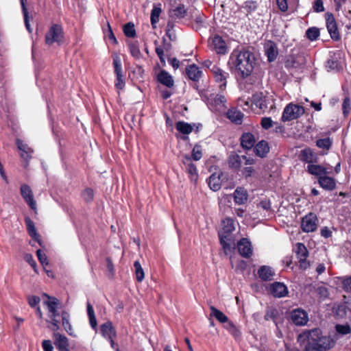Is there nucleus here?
Returning a JSON list of instances; mask_svg holds the SVG:
<instances>
[{
  "label": "nucleus",
  "instance_id": "nucleus-1",
  "mask_svg": "<svg viewBox=\"0 0 351 351\" xmlns=\"http://www.w3.org/2000/svg\"><path fill=\"white\" fill-rule=\"evenodd\" d=\"M43 295L48 298V300L44 302V304L47 307V315L50 319V323L52 325L51 330L53 331L59 330L60 317H61L62 326L65 330L71 335L73 328L69 322V314L66 311H62L61 314L58 313V307L59 305V300L57 298L50 297L47 294H44Z\"/></svg>",
  "mask_w": 351,
  "mask_h": 351
},
{
  "label": "nucleus",
  "instance_id": "nucleus-34",
  "mask_svg": "<svg viewBox=\"0 0 351 351\" xmlns=\"http://www.w3.org/2000/svg\"><path fill=\"white\" fill-rule=\"evenodd\" d=\"M25 224L27 226V230L30 235L36 241L40 243L39 235L36 232V229L34 226V223L32 220H31L29 217H26L25 219Z\"/></svg>",
  "mask_w": 351,
  "mask_h": 351
},
{
  "label": "nucleus",
  "instance_id": "nucleus-53",
  "mask_svg": "<svg viewBox=\"0 0 351 351\" xmlns=\"http://www.w3.org/2000/svg\"><path fill=\"white\" fill-rule=\"evenodd\" d=\"M278 312L276 309L273 308H269L267 310V312L265 315V320H274V319L278 315Z\"/></svg>",
  "mask_w": 351,
  "mask_h": 351
},
{
  "label": "nucleus",
  "instance_id": "nucleus-22",
  "mask_svg": "<svg viewBox=\"0 0 351 351\" xmlns=\"http://www.w3.org/2000/svg\"><path fill=\"white\" fill-rule=\"evenodd\" d=\"M53 337L55 339V345L60 351L69 350V340L65 336L58 332H55Z\"/></svg>",
  "mask_w": 351,
  "mask_h": 351
},
{
  "label": "nucleus",
  "instance_id": "nucleus-8",
  "mask_svg": "<svg viewBox=\"0 0 351 351\" xmlns=\"http://www.w3.org/2000/svg\"><path fill=\"white\" fill-rule=\"evenodd\" d=\"M206 65L209 66H212L210 71L213 74L215 80L217 82L220 83L219 88L221 90H224L226 86V78L228 73L217 66L216 65H212L211 62H206Z\"/></svg>",
  "mask_w": 351,
  "mask_h": 351
},
{
  "label": "nucleus",
  "instance_id": "nucleus-21",
  "mask_svg": "<svg viewBox=\"0 0 351 351\" xmlns=\"http://www.w3.org/2000/svg\"><path fill=\"white\" fill-rule=\"evenodd\" d=\"M319 184L322 188L327 191H332L336 187V181L334 178L326 175L318 178Z\"/></svg>",
  "mask_w": 351,
  "mask_h": 351
},
{
  "label": "nucleus",
  "instance_id": "nucleus-10",
  "mask_svg": "<svg viewBox=\"0 0 351 351\" xmlns=\"http://www.w3.org/2000/svg\"><path fill=\"white\" fill-rule=\"evenodd\" d=\"M301 228L305 232L315 231L317 228V218L315 215L309 213L302 218Z\"/></svg>",
  "mask_w": 351,
  "mask_h": 351
},
{
  "label": "nucleus",
  "instance_id": "nucleus-12",
  "mask_svg": "<svg viewBox=\"0 0 351 351\" xmlns=\"http://www.w3.org/2000/svg\"><path fill=\"white\" fill-rule=\"evenodd\" d=\"M20 191L21 196L23 197L25 202L29 205L32 209L36 210V203L34 199L33 192L29 186L23 184L21 186Z\"/></svg>",
  "mask_w": 351,
  "mask_h": 351
},
{
  "label": "nucleus",
  "instance_id": "nucleus-6",
  "mask_svg": "<svg viewBox=\"0 0 351 351\" xmlns=\"http://www.w3.org/2000/svg\"><path fill=\"white\" fill-rule=\"evenodd\" d=\"M304 114L303 106L289 103L287 104L282 112L281 120L282 122H288L300 118Z\"/></svg>",
  "mask_w": 351,
  "mask_h": 351
},
{
  "label": "nucleus",
  "instance_id": "nucleus-15",
  "mask_svg": "<svg viewBox=\"0 0 351 351\" xmlns=\"http://www.w3.org/2000/svg\"><path fill=\"white\" fill-rule=\"evenodd\" d=\"M269 291L276 298H282L288 293L286 285L278 282H275L270 285Z\"/></svg>",
  "mask_w": 351,
  "mask_h": 351
},
{
  "label": "nucleus",
  "instance_id": "nucleus-42",
  "mask_svg": "<svg viewBox=\"0 0 351 351\" xmlns=\"http://www.w3.org/2000/svg\"><path fill=\"white\" fill-rule=\"evenodd\" d=\"M222 230L224 233H231L234 230V224L232 219L226 218L222 221Z\"/></svg>",
  "mask_w": 351,
  "mask_h": 351
},
{
  "label": "nucleus",
  "instance_id": "nucleus-47",
  "mask_svg": "<svg viewBox=\"0 0 351 351\" xmlns=\"http://www.w3.org/2000/svg\"><path fill=\"white\" fill-rule=\"evenodd\" d=\"M20 1H21L22 10H23V13L24 15L25 25V27H26L27 31L30 33V32H32V28L30 27L29 21V16H28L26 6H25L26 0H20Z\"/></svg>",
  "mask_w": 351,
  "mask_h": 351
},
{
  "label": "nucleus",
  "instance_id": "nucleus-24",
  "mask_svg": "<svg viewBox=\"0 0 351 351\" xmlns=\"http://www.w3.org/2000/svg\"><path fill=\"white\" fill-rule=\"evenodd\" d=\"M252 104L261 110H265L267 108L266 97H264L261 93L253 95Z\"/></svg>",
  "mask_w": 351,
  "mask_h": 351
},
{
  "label": "nucleus",
  "instance_id": "nucleus-49",
  "mask_svg": "<svg viewBox=\"0 0 351 351\" xmlns=\"http://www.w3.org/2000/svg\"><path fill=\"white\" fill-rule=\"evenodd\" d=\"M306 35L311 40H315L319 36V30L317 27H310L306 32Z\"/></svg>",
  "mask_w": 351,
  "mask_h": 351
},
{
  "label": "nucleus",
  "instance_id": "nucleus-61",
  "mask_svg": "<svg viewBox=\"0 0 351 351\" xmlns=\"http://www.w3.org/2000/svg\"><path fill=\"white\" fill-rule=\"evenodd\" d=\"M261 126L263 128L267 130L272 127L273 121L269 117H264L261 119Z\"/></svg>",
  "mask_w": 351,
  "mask_h": 351
},
{
  "label": "nucleus",
  "instance_id": "nucleus-50",
  "mask_svg": "<svg viewBox=\"0 0 351 351\" xmlns=\"http://www.w3.org/2000/svg\"><path fill=\"white\" fill-rule=\"evenodd\" d=\"M192 158L195 160H199L202 157V149L200 145H195L192 150Z\"/></svg>",
  "mask_w": 351,
  "mask_h": 351
},
{
  "label": "nucleus",
  "instance_id": "nucleus-62",
  "mask_svg": "<svg viewBox=\"0 0 351 351\" xmlns=\"http://www.w3.org/2000/svg\"><path fill=\"white\" fill-rule=\"evenodd\" d=\"M239 106H241L244 110H247L252 105V99L251 100H244L243 99H239L238 101Z\"/></svg>",
  "mask_w": 351,
  "mask_h": 351
},
{
  "label": "nucleus",
  "instance_id": "nucleus-33",
  "mask_svg": "<svg viewBox=\"0 0 351 351\" xmlns=\"http://www.w3.org/2000/svg\"><path fill=\"white\" fill-rule=\"evenodd\" d=\"M308 171L310 174L319 176V178L328 173L325 167L313 164L308 165Z\"/></svg>",
  "mask_w": 351,
  "mask_h": 351
},
{
  "label": "nucleus",
  "instance_id": "nucleus-37",
  "mask_svg": "<svg viewBox=\"0 0 351 351\" xmlns=\"http://www.w3.org/2000/svg\"><path fill=\"white\" fill-rule=\"evenodd\" d=\"M259 277L263 280H271L272 279L274 272L271 267L267 266H262L258 271Z\"/></svg>",
  "mask_w": 351,
  "mask_h": 351
},
{
  "label": "nucleus",
  "instance_id": "nucleus-32",
  "mask_svg": "<svg viewBox=\"0 0 351 351\" xmlns=\"http://www.w3.org/2000/svg\"><path fill=\"white\" fill-rule=\"evenodd\" d=\"M158 80L167 87L173 86V80L171 75L165 71H161L158 75Z\"/></svg>",
  "mask_w": 351,
  "mask_h": 351
},
{
  "label": "nucleus",
  "instance_id": "nucleus-7",
  "mask_svg": "<svg viewBox=\"0 0 351 351\" xmlns=\"http://www.w3.org/2000/svg\"><path fill=\"white\" fill-rule=\"evenodd\" d=\"M64 42L62 27L57 24L53 25L46 33L45 43L48 45L56 44L60 45Z\"/></svg>",
  "mask_w": 351,
  "mask_h": 351
},
{
  "label": "nucleus",
  "instance_id": "nucleus-31",
  "mask_svg": "<svg viewBox=\"0 0 351 351\" xmlns=\"http://www.w3.org/2000/svg\"><path fill=\"white\" fill-rule=\"evenodd\" d=\"M186 72L189 78L193 81H198L202 76V71L195 64L189 66Z\"/></svg>",
  "mask_w": 351,
  "mask_h": 351
},
{
  "label": "nucleus",
  "instance_id": "nucleus-51",
  "mask_svg": "<svg viewBox=\"0 0 351 351\" xmlns=\"http://www.w3.org/2000/svg\"><path fill=\"white\" fill-rule=\"evenodd\" d=\"M331 141L329 138L319 139L316 142V145L322 149H328L331 146Z\"/></svg>",
  "mask_w": 351,
  "mask_h": 351
},
{
  "label": "nucleus",
  "instance_id": "nucleus-17",
  "mask_svg": "<svg viewBox=\"0 0 351 351\" xmlns=\"http://www.w3.org/2000/svg\"><path fill=\"white\" fill-rule=\"evenodd\" d=\"M239 254L245 258H249L252 254L251 243L247 239H241L237 243Z\"/></svg>",
  "mask_w": 351,
  "mask_h": 351
},
{
  "label": "nucleus",
  "instance_id": "nucleus-3",
  "mask_svg": "<svg viewBox=\"0 0 351 351\" xmlns=\"http://www.w3.org/2000/svg\"><path fill=\"white\" fill-rule=\"evenodd\" d=\"M113 73L114 75V87L118 93L124 89L126 84V70L123 68L121 56L118 53L113 55Z\"/></svg>",
  "mask_w": 351,
  "mask_h": 351
},
{
  "label": "nucleus",
  "instance_id": "nucleus-59",
  "mask_svg": "<svg viewBox=\"0 0 351 351\" xmlns=\"http://www.w3.org/2000/svg\"><path fill=\"white\" fill-rule=\"evenodd\" d=\"M336 330L341 335H347L350 332L351 329L348 325L338 324L336 326Z\"/></svg>",
  "mask_w": 351,
  "mask_h": 351
},
{
  "label": "nucleus",
  "instance_id": "nucleus-5",
  "mask_svg": "<svg viewBox=\"0 0 351 351\" xmlns=\"http://www.w3.org/2000/svg\"><path fill=\"white\" fill-rule=\"evenodd\" d=\"M206 103L208 108L215 112H222L227 108V100L222 94L211 93L206 96Z\"/></svg>",
  "mask_w": 351,
  "mask_h": 351
},
{
  "label": "nucleus",
  "instance_id": "nucleus-23",
  "mask_svg": "<svg viewBox=\"0 0 351 351\" xmlns=\"http://www.w3.org/2000/svg\"><path fill=\"white\" fill-rule=\"evenodd\" d=\"M332 346L333 341L330 337L322 335L319 341L314 347V351H324L330 349Z\"/></svg>",
  "mask_w": 351,
  "mask_h": 351
},
{
  "label": "nucleus",
  "instance_id": "nucleus-30",
  "mask_svg": "<svg viewBox=\"0 0 351 351\" xmlns=\"http://www.w3.org/2000/svg\"><path fill=\"white\" fill-rule=\"evenodd\" d=\"M227 117L232 122L236 124H241L243 121V114L235 108H231L227 112Z\"/></svg>",
  "mask_w": 351,
  "mask_h": 351
},
{
  "label": "nucleus",
  "instance_id": "nucleus-63",
  "mask_svg": "<svg viewBox=\"0 0 351 351\" xmlns=\"http://www.w3.org/2000/svg\"><path fill=\"white\" fill-rule=\"evenodd\" d=\"M317 292L322 298H326L328 295V289L324 286L317 287Z\"/></svg>",
  "mask_w": 351,
  "mask_h": 351
},
{
  "label": "nucleus",
  "instance_id": "nucleus-9",
  "mask_svg": "<svg viewBox=\"0 0 351 351\" xmlns=\"http://www.w3.org/2000/svg\"><path fill=\"white\" fill-rule=\"evenodd\" d=\"M294 251L300 263V267L306 269L309 266V263L306 261L308 256V252L306 246L302 243H298L294 247Z\"/></svg>",
  "mask_w": 351,
  "mask_h": 351
},
{
  "label": "nucleus",
  "instance_id": "nucleus-2",
  "mask_svg": "<svg viewBox=\"0 0 351 351\" xmlns=\"http://www.w3.org/2000/svg\"><path fill=\"white\" fill-rule=\"evenodd\" d=\"M228 63L234 66L243 77H245L253 71L255 58L254 54L247 49H236L231 53Z\"/></svg>",
  "mask_w": 351,
  "mask_h": 351
},
{
  "label": "nucleus",
  "instance_id": "nucleus-56",
  "mask_svg": "<svg viewBox=\"0 0 351 351\" xmlns=\"http://www.w3.org/2000/svg\"><path fill=\"white\" fill-rule=\"evenodd\" d=\"M28 304L31 307L36 308L39 302H40V299L38 296L31 295L27 298Z\"/></svg>",
  "mask_w": 351,
  "mask_h": 351
},
{
  "label": "nucleus",
  "instance_id": "nucleus-25",
  "mask_svg": "<svg viewBox=\"0 0 351 351\" xmlns=\"http://www.w3.org/2000/svg\"><path fill=\"white\" fill-rule=\"evenodd\" d=\"M248 194L244 188L239 187L234 193V202L237 204H243L247 200Z\"/></svg>",
  "mask_w": 351,
  "mask_h": 351
},
{
  "label": "nucleus",
  "instance_id": "nucleus-18",
  "mask_svg": "<svg viewBox=\"0 0 351 351\" xmlns=\"http://www.w3.org/2000/svg\"><path fill=\"white\" fill-rule=\"evenodd\" d=\"M326 27L331 38L334 40H338L339 38V34L332 14H327Z\"/></svg>",
  "mask_w": 351,
  "mask_h": 351
},
{
  "label": "nucleus",
  "instance_id": "nucleus-14",
  "mask_svg": "<svg viewBox=\"0 0 351 351\" xmlns=\"http://www.w3.org/2000/svg\"><path fill=\"white\" fill-rule=\"evenodd\" d=\"M291 319L298 326H304L308 321L306 312L302 309H295L291 313Z\"/></svg>",
  "mask_w": 351,
  "mask_h": 351
},
{
  "label": "nucleus",
  "instance_id": "nucleus-52",
  "mask_svg": "<svg viewBox=\"0 0 351 351\" xmlns=\"http://www.w3.org/2000/svg\"><path fill=\"white\" fill-rule=\"evenodd\" d=\"M100 333L108 341L110 340V323L106 322L100 327Z\"/></svg>",
  "mask_w": 351,
  "mask_h": 351
},
{
  "label": "nucleus",
  "instance_id": "nucleus-45",
  "mask_svg": "<svg viewBox=\"0 0 351 351\" xmlns=\"http://www.w3.org/2000/svg\"><path fill=\"white\" fill-rule=\"evenodd\" d=\"M123 32L127 37L134 38L136 36L134 25L132 23L125 24L123 26Z\"/></svg>",
  "mask_w": 351,
  "mask_h": 351
},
{
  "label": "nucleus",
  "instance_id": "nucleus-39",
  "mask_svg": "<svg viewBox=\"0 0 351 351\" xmlns=\"http://www.w3.org/2000/svg\"><path fill=\"white\" fill-rule=\"evenodd\" d=\"M162 12L160 4L154 5L151 12V23L154 28L156 27V23L159 21V16Z\"/></svg>",
  "mask_w": 351,
  "mask_h": 351
},
{
  "label": "nucleus",
  "instance_id": "nucleus-28",
  "mask_svg": "<svg viewBox=\"0 0 351 351\" xmlns=\"http://www.w3.org/2000/svg\"><path fill=\"white\" fill-rule=\"evenodd\" d=\"M208 184L211 190L217 191L221 189V181L219 173H213L208 179Z\"/></svg>",
  "mask_w": 351,
  "mask_h": 351
},
{
  "label": "nucleus",
  "instance_id": "nucleus-58",
  "mask_svg": "<svg viewBox=\"0 0 351 351\" xmlns=\"http://www.w3.org/2000/svg\"><path fill=\"white\" fill-rule=\"evenodd\" d=\"M36 254L40 263L43 267L48 265L47 257L44 252H43L40 250H38L36 251Z\"/></svg>",
  "mask_w": 351,
  "mask_h": 351
},
{
  "label": "nucleus",
  "instance_id": "nucleus-36",
  "mask_svg": "<svg viewBox=\"0 0 351 351\" xmlns=\"http://www.w3.org/2000/svg\"><path fill=\"white\" fill-rule=\"evenodd\" d=\"M211 311L210 316L215 317L220 323H228L230 322L228 317L221 311L213 306H210Z\"/></svg>",
  "mask_w": 351,
  "mask_h": 351
},
{
  "label": "nucleus",
  "instance_id": "nucleus-64",
  "mask_svg": "<svg viewBox=\"0 0 351 351\" xmlns=\"http://www.w3.org/2000/svg\"><path fill=\"white\" fill-rule=\"evenodd\" d=\"M42 346L44 351H53V347L50 340H44Z\"/></svg>",
  "mask_w": 351,
  "mask_h": 351
},
{
  "label": "nucleus",
  "instance_id": "nucleus-54",
  "mask_svg": "<svg viewBox=\"0 0 351 351\" xmlns=\"http://www.w3.org/2000/svg\"><path fill=\"white\" fill-rule=\"evenodd\" d=\"M82 195L86 202H90L93 199L94 193L93 189L88 188L82 192Z\"/></svg>",
  "mask_w": 351,
  "mask_h": 351
},
{
  "label": "nucleus",
  "instance_id": "nucleus-20",
  "mask_svg": "<svg viewBox=\"0 0 351 351\" xmlns=\"http://www.w3.org/2000/svg\"><path fill=\"white\" fill-rule=\"evenodd\" d=\"M176 128L180 134H183L181 137L182 140L188 139V135L192 132L193 125L186 122L180 121L176 123Z\"/></svg>",
  "mask_w": 351,
  "mask_h": 351
},
{
  "label": "nucleus",
  "instance_id": "nucleus-19",
  "mask_svg": "<svg viewBox=\"0 0 351 351\" xmlns=\"http://www.w3.org/2000/svg\"><path fill=\"white\" fill-rule=\"evenodd\" d=\"M241 145L245 149H250L255 146L256 138L254 135L250 132L243 133L241 138Z\"/></svg>",
  "mask_w": 351,
  "mask_h": 351
},
{
  "label": "nucleus",
  "instance_id": "nucleus-26",
  "mask_svg": "<svg viewBox=\"0 0 351 351\" xmlns=\"http://www.w3.org/2000/svg\"><path fill=\"white\" fill-rule=\"evenodd\" d=\"M336 282L344 291L351 293V276L337 277Z\"/></svg>",
  "mask_w": 351,
  "mask_h": 351
},
{
  "label": "nucleus",
  "instance_id": "nucleus-60",
  "mask_svg": "<svg viewBox=\"0 0 351 351\" xmlns=\"http://www.w3.org/2000/svg\"><path fill=\"white\" fill-rule=\"evenodd\" d=\"M313 10L316 12H322L324 11V3L322 0H315L313 6Z\"/></svg>",
  "mask_w": 351,
  "mask_h": 351
},
{
  "label": "nucleus",
  "instance_id": "nucleus-27",
  "mask_svg": "<svg viewBox=\"0 0 351 351\" xmlns=\"http://www.w3.org/2000/svg\"><path fill=\"white\" fill-rule=\"evenodd\" d=\"M254 152L256 156L264 158L269 152V147L265 141H261L254 146Z\"/></svg>",
  "mask_w": 351,
  "mask_h": 351
},
{
  "label": "nucleus",
  "instance_id": "nucleus-43",
  "mask_svg": "<svg viewBox=\"0 0 351 351\" xmlns=\"http://www.w3.org/2000/svg\"><path fill=\"white\" fill-rule=\"evenodd\" d=\"M134 267L136 280L138 282H142L145 277V273L138 261L134 262Z\"/></svg>",
  "mask_w": 351,
  "mask_h": 351
},
{
  "label": "nucleus",
  "instance_id": "nucleus-55",
  "mask_svg": "<svg viewBox=\"0 0 351 351\" xmlns=\"http://www.w3.org/2000/svg\"><path fill=\"white\" fill-rule=\"evenodd\" d=\"M257 8V3L254 1H247L245 3L244 9L248 12L251 13Z\"/></svg>",
  "mask_w": 351,
  "mask_h": 351
},
{
  "label": "nucleus",
  "instance_id": "nucleus-13",
  "mask_svg": "<svg viewBox=\"0 0 351 351\" xmlns=\"http://www.w3.org/2000/svg\"><path fill=\"white\" fill-rule=\"evenodd\" d=\"M182 162L192 181H196L198 177L196 166L193 163L191 157L189 155L182 156Z\"/></svg>",
  "mask_w": 351,
  "mask_h": 351
},
{
  "label": "nucleus",
  "instance_id": "nucleus-44",
  "mask_svg": "<svg viewBox=\"0 0 351 351\" xmlns=\"http://www.w3.org/2000/svg\"><path fill=\"white\" fill-rule=\"evenodd\" d=\"M225 328L234 338L237 339L241 336L240 330L231 321L226 324Z\"/></svg>",
  "mask_w": 351,
  "mask_h": 351
},
{
  "label": "nucleus",
  "instance_id": "nucleus-46",
  "mask_svg": "<svg viewBox=\"0 0 351 351\" xmlns=\"http://www.w3.org/2000/svg\"><path fill=\"white\" fill-rule=\"evenodd\" d=\"M129 49L131 55L136 58H139L141 56V53L136 42H131L129 43Z\"/></svg>",
  "mask_w": 351,
  "mask_h": 351
},
{
  "label": "nucleus",
  "instance_id": "nucleus-57",
  "mask_svg": "<svg viewBox=\"0 0 351 351\" xmlns=\"http://www.w3.org/2000/svg\"><path fill=\"white\" fill-rule=\"evenodd\" d=\"M242 175L245 178H247L250 176H254L256 171L252 167H246L243 168L241 170Z\"/></svg>",
  "mask_w": 351,
  "mask_h": 351
},
{
  "label": "nucleus",
  "instance_id": "nucleus-4",
  "mask_svg": "<svg viewBox=\"0 0 351 351\" xmlns=\"http://www.w3.org/2000/svg\"><path fill=\"white\" fill-rule=\"evenodd\" d=\"M322 337V332L319 328H315L308 332L300 334L298 337V341L300 344H305L314 351V347L319 341Z\"/></svg>",
  "mask_w": 351,
  "mask_h": 351
},
{
  "label": "nucleus",
  "instance_id": "nucleus-35",
  "mask_svg": "<svg viewBox=\"0 0 351 351\" xmlns=\"http://www.w3.org/2000/svg\"><path fill=\"white\" fill-rule=\"evenodd\" d=\"M228 162L231 169H239L241 166V157L235 153H232L229 156Z\"/></svg>",
  "mask_w": 351,
  "mask_h": 351
},
{
  "label": "nucleus",
  "instance_id": "nucleus-29",
  "mask_svg": "<svg viewBox=\"0 0 351 351\" xmlns=\"http://www.w3.org/2000/svg\"><path fill=\"white\" fill-rule=\"evenodd\" d=\"M16 144L19 149L21 152V157L24 160H28L31 158V154L33 152L32 149L27 144L24 143L19 139H17Z\"/></svg>",
  "mask_w": 351,
  "mask_h": 351
},
{
  "label": "nucleus",
  "instance_id": "nucleus-40",
  "mask_svg": "<svg viewBox=\"0 0 351 351\" xmlns=\"http://www.w3.org/2000/svg\"><path fill=\"white\" fill-rule=\"evenodd\" d=\"M300 158L308 163L315 161V156L310 148H305L301 152Z\"/></svg>",
  "mask_w": 351,
  "mask_h": 351
},
{
  "label": "nucleus",
  "instance_id": "nucleus-11",
  "mask_svg": "<svg viewBox=\"0 0 351 351\" xmlns=\"http://www.w3.org/2000/svg\"><path fill=\"white\" fill-rule=\"evenodd\" d=\"M210 47L218 54H226L227 53V45L226 42L219 36H215L210 40Z\"/></svg>",
  "mask_w": 351,
  "mask_h": 351
},
{
  "label": "nucleus",
  "instance_id": "nucleus-41",
  "mask_svg": "<svg viewBox=\"0 0 351 351\" xmlns=\"http://www.w3.org/2000/svg\"><path fill=\"white\" fill-rule=\"evenodd\" d=\"M87 313L88 315L89 323L90 326L93 328V329L96 330L97 325V320L95 318L94 309L90 303L87 304Z\"/></svg>",
  "mask_w": 351,
  "mask_h": 351
},
{
  "label": "nucleus",
  "instance_id": "nucleus-48",
  "mask_svg": "<svg viewBox=\"0 0 351 351\" xmlns=\"http://www.w3.org/2000/svg\"><path fill=\"white\" fill-rule=\"evenodd\" d=\"M175 25L172 22H168L166 27V35L169 40H175L176 38V31L174 29Z\"/></svg>",
  "mask_w": 351,
  "mask_h": 351
},
{
  "label": "nucleus",
  "instance_id": "nucleus-16",
  "mask_svg": "<svg viewBox=\"0 0 351 351\" xmlns=\"http://www.w3.org/2000/svg\"><path fill=\"white\" fill-rule=\"evenodd\" d=\"M264 49L268 61H274L278 55V50L276 43L273 41L268 40L265 43Z\"/></svg>",
  "mask_w": 351,
  "mask_h": 351
},
{
  "label": "nucleus",
  "instance_id": "nucleus-38",
  "mask_svg": "<svg viewBox=\"0 0 351 351\" xmlns=\"http://www.w3.org/2000/svg\"><path fill=\"white\" fill-rule=\"evenodd\" d=\"M186 14V10L183 5H178L170 11V16L175 19H182Z\"/></svg>",
  "mask_w": 351,
  "mask_h": 351
}]
</instances>
